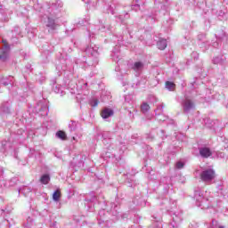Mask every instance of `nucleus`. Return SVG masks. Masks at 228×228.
<instances>
[{"mask_svg": "<svg viewBox=\"0 0 228 228\" xmlns=\"http://www.w3.org/2000/svg\"><path fill=\"white\" fill-rule=\"evenodd\" d=\"M200 177L205 183L213 181L215 179V171L213 169H207L200 175Z\"/></svg>", "mask_w": 228, "mask_h": 228, "instance_id": "f257e3e1", "label": "nucleus"}, {"mask_svg": "<svg viewBox=\"0 0 228 228\" xmlns=\"http://www.w3.org/2000/svg\"><path fill=\"white\" fill-rule=\"evenodd\" d=\"M113 110L106 108L102 110L101 117L102 118H110V117H113Z\"/></svg>", "mask_w": 228, "mask_h": 228, "instance_id": "f03ea898", "label": "nucleus"}, {"mask_svg": "<svg viewBox=\"0 0 228 228\" xmlns=\"http://www.w3.org/2000/svg\"><path fill=\"white\" fill-rule=\"evenodd\" d=\"M200 154L202 156V158H209V156H211L213 153L209 148H201L200 150Z\"/></svg>", "mask_w": 228, "mask_h": 228, "instance_id": "7ed1b4c3", "label": "nucleus"}, {"mask_svg": "<svg viewBox=\"0 0 228 228\" xmlns=\"http://www.w3.org/2000/svg\"><path fill=\"white\" fill-rule=\"evenodd\" d=\"M167 39H160L157 43V46L160 51H165V49H167Z\"/></svg>", "mask_w": 228, "mask_h": 228, "instance_id": "20e7f679", "label": "nucleus"}, {"mask_svg": "<svg viewBox=\"0 0 228 228\" xmlns=\"http://www.w3.org/2000/svg\"><path fill=\"white\" fill-rule=\"evenodd\" d=\"M193 108V102L191 100H186L183 105V111H190Z\"/></svg>", "mask_w": 228, "mask_h": 228, "instance_id": "39448f33", "label": "nucleus"}, {"mask_svg": "<svg viewBox=\"0 0 228 228\" xmlns=\"http://www.w3.org/2000/svg\"><path fill=\"white\" fill-rule=\"evenodd\" d=\"M49 181H51L49 175H43L40 178V183L42 184H49Z\"/></svg>", "mask_w": 228, "mask_h": 228, "instance_id": "423d86ee", "label": "nucleus"}, {"mask_svg": "<svg viewBox=\"0 0 228 228\" xmlns=\"http://www.w3.org/2000/svg\"><path fill=\"white\" fill-rule=\"evenodd\" d=\"M56 136H57V138H60L62 141L67 140V134L65 132H63L62 130H59L56 133Z\"/></svg>", "mask_w": 228, "mask_h": 228, "instance_id": "0eeeda50", "label": "nucleus"}, {"mask_svg": "<svg viewBox=\"0 0 228 228\" xmlns=\"http://www.w3.org/2000/svg\"><path fill=\"white\" fill-rule=\"evenodd\" d=\"M166 88H167V90H169L170 92H174V90H175V85L174 84V82L167 81Z\"/></svg>", "mask_w": 228, "mask_h": 228, "instance_id": "6e6552de", "label": "nucleus"}, {"mask_svg": "<svg viewBox=\"0 0 228 228\" xmlns=\"http://www.w3.org/2000/svg\"><path fill=\"white\" fill-rule=\"evenodd\" d=\"M151 110V106L147 102H143L141 106V111L142 113H147Z\"/></svg>", "mask_w": 228, "mask_h": 228, "instance_id": "1a4fd4ad", "label": "nucleus"}, {"mask_svg": "<svg viewBox=\"0 0 228 228\" xmlns=\"http://www.w3.org/2000/svg\"><path fill=\"white\" fill-rule=\"evenodd\" d=\"M47 27L52 29H56V23H54V20L48 18Z\"/></svg>", "mask_w": 228, "mask_h": 228, "instance_id": "9d476101", "label": "nucleus"}, {"mask_svg": "<svg viewBox=\"0 0 228 228\" xmlns=\"http://www.w3.org/2000/svg\"><path fill=\"white\" fill-rule=\"evenodd\" d=\"M60 197H61V191L60 190L55 191L53 195V200H60Z\"/></svg>", "mask_w": 228, "mask_h": 228, "instance_id": "9b49d317", "label": "nucleus"}, {"mask_svg": "<svg viewBox=\"0 0 228 228\" xmlns=\"http://www.w3.org/2000/svg\"><path fill=\"white\" fill-rule=\"evenodd\" d=\"M142 67H143V63H142L141 61H137L134 64V70L137 71L140 70V69H142Z\"/></svg>", "mask_w": 228, "mask_h": 228, "instance_id": "f8f14e48", "label": "nucleus"}, {"mask_svg": "<svg viewBox=\"0 0 228 228\" xmlns=\"http://www.w3.org/2000/svg\"><path fill=\"white\" fill-rule=\"evenodd\" d=\"M8 52H3L0 55V58L3 61H6V60H8Z\"/></svg>", "mask_w": 228, "mask_h": 228, "instance_id": "ddd939ff", "label": "nucleus"}, {"mask_svg": "<svg viewBox=\"0 0 228 228\" xmlns=\"http://www.w3.org/2000/svg\"><path fill=\"white\" fill-rule=\"evenodd\" d=\"M183 167H184V163L181 161L176 163V168L181 169V168H183Z\"/></svg>", "mask_w": 228, "mask_h": 228, "instance_id": "4468645a", "label": "nucleus"}, {"mask_svg": "<svg viewBox=\"0 0 228 228\" xmlns=\"http://www.w3.org/2000/svg\"><path fill=\"white\" fill-rule=\"evenodd\" d=\"M3 43L4 47H6L7 49H10V45H8V42L6 40H3Z\"/></svg>", "mask_w": 228, "mask_h": 228, "instance_id": "2eb2a0df", "label": "nucleus"}, {"mask_svg": "<svg viewBox=\"0 0 228 228\" xmlns=\"http://www.w3.org/2000/svg\"><path fill=\"white\" fill-rule=\"evenodd\" d=\"M94 104L93 106L97 107L99 106V100H94Z\"/></svg>", "mask_w": 228, "mask_h": 228, "instance_id": "dca6fc26", "label": "nucleus"}, {"mask_svg": "<svg viewBox=\"0 0 228 228\" xmlns=\"http://www.w3.org/2000/svg\"><path fill=\"white\" fill-rule=\"evenodd\" d=\"M218 228H224V226H219Z\"/></svg>", "mask_w": 228, "mask_h": 228, "instance_id": "f3484780", "label": "nucleus"}]
</instances>
